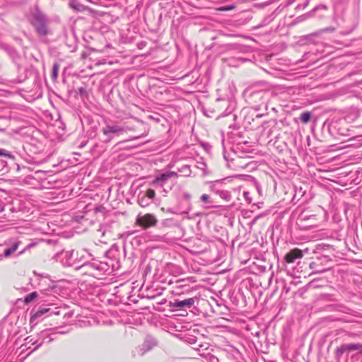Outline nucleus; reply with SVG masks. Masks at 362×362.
<instances>
[{
    "instance_id": "1",
    "label": "nucleus",
    "mask_w": 362,
    "mask_h": 362,
    "mask_svg": "<svg viewBox=\"0 0 362 362\" xmlns=\"http://www.w3.org/2000/svg\"><path fill=\"white\" fill-rule=\"evenodd\" d=\"M62 262L64 265L72 266L76 264H84L89 260L90 255L86 250H81V252L74 250L64 251L62 253Z\"/></svg>"
},
{
    "instance_id": "2",
    "label": "nucleus",
    "mask_w": 362,
    "mask_h": 362,
    "mask_svg": "<svg viewBox=\"0 0 362 362\" xmlns=\"http://www.w3.org/2000/svg\"><path fill=\"white\" fill-rule=\"evenodd\" d=\"M105 139L104 142L108 143L112 141L114 136H119L126 132L124 127L119 125L117 123L105 122V125L101 129Z\"/></svg>"
},
{
    "instance_id": "3",
    "label": "nucleus",
    "mask_w": 362,
    "mask_h": 362,
    "mask_svg": "<svg viewBox=\"0 0 362 362\" xmlns=\"http://www.w3.org/2000/svg\"><path fill=\"white\" fill-rule=\"evenodd\" d=\"M31 23L40 35H47V19L42 12L37 10L32 14Z\"/></svg>"
},
{
    "instance_id": "4",
    "label": "nucleus",
    "mask_w": 362,
    "mask_h": 362,
    "mask_svg": "<svg viewBox=\"0 0 362 362\" xmlns=\"http://www.w3.org/2000/svg\"><path fill=\"white\" fill-rule=\"evenodd\" d=\"M19 244L20 242L16 240L10 243L5 242L4 244H0V261L11 257L18 250Z\"/></svg>"
},
{
    "instance_id": "5",
    "label": "nucleus",
    "mask_w": 362,
    "mask_h": 362,
    "mask_svg": "<svg viewBox=\"0 0 362 362\" xmlns=\"http://www.w3.org/2000/svg\"><path fill=\"white\" fill-rule=\"evenodd\" d=\"M158 220L154 215L146 214L144 216L139 215L136 218V223L144 228H147L156 225Z\"/></svg>"
},
{
    "instance_id": "6",
    "label": "nucleus",
    "mask_w": 362,
    "mask_h": 362,
    "mask_svg": "<svg viewBox=\"0 0 362 362\" xmlns=\"http://www.w3.org/2000/svg\"><path fill=\"white\" fill-rule=\"evenodd\" d=\"M308 249L306 248L304 250H301L298 248H294L288 252L284 257L286 262L291 264L293 263L296 259H301L303 257L304 252L307 253Z\"/></svg>"
},
{
    "instance_id": "7",
    "label": "nucleus",
    "mask_w": 362,
    "mask_h": 362,
    "mask_svg": "<svg viewBox=\"0 0 362 362\" xmlns=\"http://www.w3.org/2000/svg\"><path fill=\"white\" fill-rule=\"evenodd\" d=\"M194 303V299L192 298H189L183 300H175L172 306L177 308H182L184 307L190 308Z\"/></svg>"
},
{
    "instance_id": "8",
    "label": "nucleus",
    "mask_w": 362,
    "mask_h": 362,
    "mask_svg": "<svg viewBox=\"0 0 362 362\" xmlns=\"http://www.w3.org/2000/svg\"><path fill=\"white\" fill-rule=\"evenodd\" d=\"M151 349V346L148 344V341H145L141 347L136 348L134 351V356L144 355L146 351H149Z\"/></svg>"
},
{
    "instance_id": "9",
    "label": "nucleus",
    "mask_w": 362,
    "mask_h": 362,
    "mask_svg": "<svg viewBox=\"0 0 362 362\" xmlns=\"http://www.w3.org/2000/svg\"><path fill=\"white\" fill-rule=\"evenodd\" d=\"M345 352H348L347 344H342L335 349L334 355H335V357L337 359V361H339L341 359L342 355Z\"/></svg>"
},
{
    "instance_id": "10",
    "label": "nucleus",
    "mask_w": 362,
    "mask_h": 362,
    "mask_svg": "<svg viewBox=\"0 0 362 362\" xmlns=\"http://www.w3.org/2000/svg\"><path fill=\"white\" fill-rule=\"evenodd\" d=\"M49 311V308H40L34 315H33L30 317V322H34L35 320H36L38 317H42L45 313H48Z\"/></svg>"
},
{
    "instance_id": "11",
    "label": "nucleus",
    "mask_w": 362,
    "mask_h": 362,
    "mask_svg": "<svg viewBox=\"0 0 362 362\" xmlns=\"http://www.w3.org/2000/svg\"><path fill=\"white\" fill-rule=\"evenodd\" d=\"M348 352L357 351L362 353V344H347Z\"/></svg>"
},
{
    "instance_id": "12",
    "label": "nucleus",
    "mask_w": 362,
    "mask_h": 362,
    "mask_svg": "<svg viewBox=\"0 0 362 362\" xmlns=\"http://www.w3.org/2000/svg\"><path fill=\"white\" fill-rule=\"evenodd\" d=\"M138 204L141 206V207H146L147 206H148L150 204V202L148 201V199L146 198V196L145 195H139V197H138Z\"/></svg>"
},
{
    "instance_id": "13",
    "label": "nucleus",
    "mask_w": 362,
    "mask_h": 362,
    "mask_svg": "<svg viewBox=\"0 0 362 362\" xmlns=\"http://www.w3.org/2000/svg\"><path fill=\"white\" fill-rule=\"evenodd\" d=\"M170 177L169 175V172H167L165 173L161 174L160 176L157 177L156 180L153 181L154 183L156 182H165L168 180H169Z\"/></svg>"
},
{
    "instance_id": "14",
    "label": "nucleus",
    "mask_w": 362,
    "mask_h": 362,
    "mask_svg": "<svg viewBox=\"0 0 362 362\" xmlns=\"http://www.w3.org/2000/svg\"><path fill=\"white\" fill-rule=\"evenodd\" d=\"M178 172L182 173L184 176H189L191 174L190 167L187 165H183L178 168Z\"/></svg>"
},
{
    "instance_id": "15",
    "label": "nucleus",
    "mask_w": 362,
    "mask_h": 362,
    "mask_svg": "<svg viewBox=\"0 0 362 362\" xmlns=\"http://www.w3.org/2000/svg\"><path fill=\"white\" fill-rule=\"evenodd\" d=\"M38 294L36 291H34V292H32L29 294H28L25 298H24V302L28 304L29 303H30L31 301H33L35 298H36L37 297Z\"/></svg>"
},
{
    "instance_id": "16",
    "label": "nucleus",
    "mask_w": 362,
    "mask_h": 362,
    "mask_svg": "<svg viewBox=\"0 0 362 362\" xmlns=\"http://www.w3.org/2000/svg\"><path fill=\"white\" fill-rule=\"evenodd\" d=\"M311 118V113L310 112H304L300 115V119L302 122L308 123Z\"/></svg>"
},
{
    "instance_id": "17",
    "label": "nucleus",
    "mask_w": 362,
    "mask_h": 362,
    "mask_svg": "<svg viewBox=\"0 0 362 362\" xmlns=\"http://www.w3.org/2000/svg\"><path fill=\"white\" fill-rule=\"evenodd\" d=\"M59 68V66L57 64H54L52 66V76L54 80L57 78Z\"/></svg>"
},
{
    "instance_id": "18",
    "label": "nucleus",
    "mask_w": 362,
    "mask_h": 362,
    "mask_svg": "<svg viewBox=\"0 0 362 362\" xmlns=\"http://www.w3.org/2000/svg\"><path fill=\"white\" fill-rule=\"evenodd\" d=\"M145 196H146V198L148 199H154L155 197V195H156V192L153 189H148L146 194H144Z\"/></svg>"
},
{
    "instance_id": "19",
    "label": "nucleus",
    "mask_w": 362,
    "mask_h": 362,
    "mask_svg": "<svg viewBox=\"0 0 362 362\" xmlns=\"http://www.w3.org/2000/svg\"><path fill=\"white\" fill-rule=\"evenodd\" d=\"M200 199L202 202H204V203H209V196L206 194H204L201 196L200 197Z\"/></svg>"
},
{
    "instance_id": "20",
    "label": "nucleus",
    "mask_w": 362,
    "mask_h": 362,
    "mask_svg": "<svg viewBox=\"0 0 362 362\" xmlns=\"http://www.w3.org/2000/svg\"><path fill=\"white\" fill-rule=\"evenodd\" d=\"M70 6L73 8L75 10L78 11L79 10V5H78L75 1L70 2Z\"/></svg>"
},
{
    "instance_id": "21",
    "label": "nucleus",
    "mask_w": 362,
    "mask_h": 362,
    "mask_svg": "<svg viewBox=\"0 0 362 362\" xmlns=\"http://www.w3.org/2000/svg\"><path fill=\"white\" fill-rule=\"evenodd\" d=\"M209 362H218V358L214 356H210L209 358Z\"/></svg>"
},
{
    "instance_id": "22",
    "label": "nucleus",
    "mask_w": 362,
    "mask_h": 362,
    "mask_svg": "<svg viewBox=\"0 0 362 362\" xmlns=\"http://www.w3.org/2000/svg\"><path fill=\"white\" fill-rule=\"evenodd\" d=\"M169 175L171 178L174 177H177L178 176L177 173L175 171H169Z\"/></svg>"
},
{
    "instance_id": "23",
    "label": "nucleus",
    "mask_w": 362,
    "mask_h": 362,
    "mask_svg": "<svg viewBox=\"0 0 362 362\" xmlns=\"http://www.w3.org/2000/svg\"><path fill=\"white\" fill-rule=\"evenodd\" d=\"M250 193L248 192H244L243 196L245 199L249 200L250 202H251V199L249 198Z\"/></svg>"
},
{
    "instance_id": "24",
    "label": "nucleus",
    "mask_w": 362,
    "mask_h": 362,
    "mask_svg": "<svg viewBox=\"0 0 362 362\" xmlns=\"http://www.w3.org/2000/svg\"><path fill=\"white\" fill-rule=\"evenodd\" d=\"M146 136V134H142L141 136H138L132 137V138L129 139L128 141H132V140L138 139H139L140 137Z\"/></svg>"
},
{
    "instance_id": "25",
    "label": "nucleus",
    "mask_w": 362,
    "mask_h": 362,
    "mask_svg": "<svg viewBox=\"0 0 362 362\" xmlns=\"http://www.w3.org/2000/svg\"><path fill=\"white\" fill-rule=\"evenodd\" d=\"M6 120L5 117H0V121H4ZM4 129L3 125L1 124H0V131H3Z\"/></svg>"
},
{
    "instance_id": "26",
    "label": "nucleus",
    "mask_w": 362,
    "mask_h": 362,
    "mask_svg": "<svg viewBox=\"0 0 362 362\" xmlns=\"http://www.w3.org/2000/svg\"><path fill=\"white\" fill-rule=\"evenodd\" d=\"M0 156H8L9 155L4 150H0Z\"/></svg>"
},
{
    "instance_id": "27",
    "label": "nucleus",
    "mask_w": 362,
    "mask_h": 362,
    "mask_svg": "<svg viewBox=\"0 0 362 362\" xmlns=\"http://www.w3.org/2000/svg\"><path fill=\"white\" fill-rule=\"evenodd\" d=\"M315 266H316V263L315 262H311L310 264V268L312 269H315Z\"/></svg>"
},
{
    "instance_id": "28",
    "label": "nucleus",
    "mask_w": 362,
    "mask_h": 362,
    "mask_svg": "<svg viewBox=\"0 0 362 362\" xmlns=\"http://www.w3.org/2000/svg\"><path fill=\"white\" fill-rule=\"evenodd\" d=\"M325 271H326V269H322V270H316V271L315 272V273L320 274V273L325 272Z\"/></svg>"
},
{
    "instance_id": "29",
    "label": "nucleus",
    "mask_w": 362,
    "mask_h": 362,
    "mask_svg": "<svg viewBox=\"0 0 362 362\" xmlns=\"http://www.w3.org/2000/svg\"><path fill=\"white\" fill-rule=\"evenodd\" d=\"M229 9H230L229 8H223V10H224V11H228Z\"/></svg>"
}]
</instances>
